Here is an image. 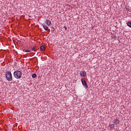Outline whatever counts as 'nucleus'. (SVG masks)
<instances>
[{
  "instance_id": "10",
  "label": "nucleus",
  "mask_w": 131,
  "mask_h": 131,
  "mask_svg": "<svg viewBox=\"0 0 131 131\" xmlns=\"http://www.w3.org/2000/svg\"><path fill=\"white\" fill-rule=\"evenodd\" d=\"M35 48H36V47H34V46H32V47H31V49L32 51H33L34 52H36V49Z\"/></svg>"
},
{
  "instance_id": "3",
  "label": "nucleus",
  "mask_w": 131,
  "mask_h": 131,
  "mask_svg": "<svg viewBox=\"0 0 131 131\" xmlns=\"http://www.w3.org/2000/svg\"><path fill=\"white\" fill-rule=\"evenodd\" d=\"M81 82L85 89H88L89 88V86L88 85V83H86V82H85V80H84L83 79H81Z\"/></svg>"
},
{
  "instance_id": "5",
  "label": "nucleus",
  "mask_w": 131,
  "mask_h": 131,
  "mask_svg": "<svg viewBox=\"0 0 131 131\" xmlns=\"http://www.w3.org/2000/svg\"><path fill=\"white\" fill-rule=\"evenodd\" d=\"M45 24L47 25V26H50L51 24H52V21L49 19H47L45 21Z\"/></svg>"
},
{
  "instance_id": "13",
  "label": "nucleus",
  "mask_w": 131,
  "mask_h": 131,
  "mask_svg": "<svg viewBox=\"0 0 131 131\" xmlns=\"http://www.w3.org/2000/svg\"><path fill=\"white\" fill-rule=\"evenodd\" d=\"M31 52V51H30V50H27L25 51L26 53H30Z\"/></svg>"
},
{
  "instance_id": "12",
  "label": "nucleus",
  "mask_w": 131,
  "mask_h": 131,
  "mask_svg": "<svg viewBox=\"0 0 131 131\" xmlns=\"http://www.w3.org/2000/svg\"><path fill=\"white\" fill-rule=\"evenodd\" d=\"M32 77L33 78H35V77H36V74H33L32 76Z\"/></svg>"
},
{
  "instance_id": "11",
  "label": "nucleus",
  "mask_w": 131,
  "mask_h": 131,
  "mask_svg": "<svg viewBox=\"0 0 131 131\" xmlns=\"http://www.w3.org/2000/svg\"><path fill=\"white\" fill-rule=\"evenodd\" d=\"M127 26L130 27V28H131V22L130 21H128L127 23Z\"/></svg>"
},
{
  "instance_id": "9",
  "label": "nucleus",
  "mask_w": 131,
  "mask_h": 131,
  "mask_svg": "<svg viewBox=\"0 0 131 131\" xmlns=\"http://www.w3.org/2000/svg\"><path fill=\"white\" fill-rule=\"evenodd\" d=\"M40 51H45L46 50V46H42L40 47Z\"/></svg>"
},
{
  "instance_id": "14",
  "label": "nucleus",
  "mask_w": 131,
  "mask_h": 131,
  "mask_svg": "<svg viewBox=\"0 0 131 131\" xmlns=\"http://www.w3.org/2000/svg\"><path fill=\"white\" fill-rule=\"evenodd\" d=\"M126 11H129V9H127Z\"/></svg>"
},
{
  "instance_id": "2",
  "label": "nucleus",
  "mask_w": 131,
  "mask_h": 131,
  "mask_svg": "<svg viewBox=\"0 0 131 131\" xmlns=\"http://www.w3.org/2000/svg\"><path fill=\"white\" fill-rule=\"evenodd\" d=\"M5 75L7 80L8 81H12V80H13V78H12V73L11 72L8 71L6 72Z\"/></svg>"
},
{
  "instance_id": "4",
  "label": "nucleus",
  "mask_w": 131,
  "mask_h": 131,
  "mask_svg": "<svg viewBox=\"0 0 131 131\" xmlns=\"http://www.w3.org/2000/svg\"><path fill=\"white\" fill-rule=\"evenodd\" d=\"M119 122H120V121H119V120H118L117 118L114 119V122H113L114 124H115L116 125H117L119 124Z\"/></svg>"
},
{
  "instance_id": "15",
  "label": "nucleus",
  "mask_w": 131,
  "mask_h": 131,
  "mask_svg": "<svg viewBox=\"0 0 131 131\" xmlns=\"http://www.w3.org/2000/svg\"><path fill=\"white\" fill-rule=\"evenodd\" d=\"M65 29H67V27H66Z\"/></svg>"
},
{
  "instance_id": "8",
  "label": "nucleus",
  "mask_w": 131,
  "mask_h": 131,
  "mask_svg": "<svg viewBox=\"0 0 131 131\" xmlns=\"http://www.w3.org/2000/svg\"><path fill=\"white\" fill-rule=\"evenodd\" d=\"M114 126H115L114 124H109V127H110V129H111L112 128H114Z\"/></svg>"
},
{
  "instance_id": "1",
  "label": "nucleus",
  "mask_w": 131,
  "mask_h": 131,
  "mask_svg": "<svg viewBox=\"0 0 131 131\" xmlns=\"http://www.w3.org/2000/svg\"><path fill=\"white\" fill-rule=\"evenodd\" d=\"M13 75L15 78L19 79L22 76V73L19 71H16L13 73Z\"/></svg>"
},
{
  "instance_id": "6",
  "label": "nucleus",
  "mask_w": 131,
  "mask_h": 131,
  "mask_svg": "<svg viewBox=\"0 0 131 131\" xmlns=\"http://www.w3.org/2000/svg\"><path fill=\"white\" fill-rule=\"evenodd\" d=\"M80 76H82L83 77H84L85 76H86V72H85V71L80 72Z\"/></svg>"
},
{
  "instance_id": "7",
  "label": "nucleus",
  "mask_w": 131,
  "mask_h": 131,
  "mask_svg": "<svg viewBox=\"0 0 131 131\" xmlns=\"http://www.w3.org/2000/svg\"><path fill=\"white\" fill-rule=\"evenodd\" d=\"M42 27L44 28L45 30H46V31H49V30H50V29H49V27H47V25H42Z\"/></svg>"
}]
</instances>
